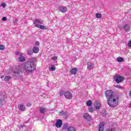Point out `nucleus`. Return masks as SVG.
<instances>
[{"mask_svg": "<svg viewBox=\"0 0 131 131\" xmlns=\"http://www.w3.org/2000/svg\"><path fill=\"white\" fill-rule=\"evenodd\" d=\"M24 69L27 73H31L35 70V64L32 61H28L24 64Z\"/></svg>", "mask_w": 131, "mask_h": 131, "instance_id": "f257e3e1", "label": "nucleus"}, {"mask_svg": "<svg viewBox=\"0 0 131 131\" xmlns=\"http://www.w3.org/2000/svg\"><path fill=\"white\" fill-rule=\"evenodd\" d=\"M119 99V97L118 95H116L115 97L113 98H111L110 99L107 100V104L110 106V107H112L114 108V107H116L117 105H118V99Z\"/></svg>", "mask_w": 131, "mask_h": 131, "instance_id": "f03ea898", "label": "nucleus"}, {"mask_svg": "<svg viewBox=\"0 0 131 131\" xmlns=\"http://www.w3.org/2000/svg\"><path fill=\"white\" fill-rule=\"evenodd\" d=\"M22 67L23 65L18 66L16 67L14 71H13V76L14 78H19L22 74Z\"/></svg>", "mask_w": 131, "mask_h": 131, "instance_id": "7ed1b4c3", "label": "nucleus"}, {"mask_svg": "<svg viewBox=\"0 0 131 131\" xmlns=\"http://www.w3.org/2000/svg\"><path fill=\"white\" fill-rule=\"evenodd\" d=\"M105 97L107 100H110L113 98H115V95H113V91L111 90H107L105 92Z\"/></svg>", "mask_w": 131, "mask_h": 131, "instance_id": "20e7f679", "label": "nucleus"}, {"mask_svg": "<svg viewBox=\"0 0 131 131\" xmlns=\"http://www.w3.org/2000/svg\"><path fill=\"white\" fill-rule=\"evenodd\" d=\"M114 79L117 83H120V82H122L123 80H124L123 77L119 75L115 76Z\"/></svg>", "mask_w": 131, "mask_h": 131, "instance_id": "39448f33", "label": "nucleus"}, {"mask_svg": "<svg viewBox=\"0 0 131 131\" xmlns=\"http://www.w3.org/2000/svg\"><path fill=\"white\" fill-rule=\"evenodd\" d=\"M119 28L121 29H123V30H125V31H129L130 30V27L128 24H125L124 26H119Z\"/></svg>", "mask_w": 131, "mask_h": 131, "instance_id": "423d86ee", "label": "nucleus"}, {"mask_svg": "<svg viewBox=\"0 0 131 131\" xmlns=\"http://www.w3.org/2000/svg\"><path fill=\"white\" fill-rule=\"evenodd\" d=\"M64 97H65V98H66V99L71 100V99H72V94L71 93H70V92H65Z\"/></svg>", "mask_w": 131, "mask_h": 131, "instance_id": "0eeeda50", "label": "nucleus"}, {"mask_svg": "<svg viewBox=\"0 0 131 131\" xmlns=\"http://www.w3.org/2000/svg\"><path fill=\"white\" fill-rule=\"evenodd\" d=\"M62 124H63L62 120L58 119V120H57V121L55 124V126H56V127H57V128H60V127H61V126H62Z\"/></svg>", "mask_w": 131, "mask_h": 131, "instance_id": "6e6552de", "label": "nucleus"}, {"mask_svg": "<svg viewBox=\"0 0 131 131\" xmlns=\"http://www.w3.org/2000/svg\"><path fill=\"white\" fill-rule=\"evenodd\" d=\"M59 10L61 13H66L68 11L67 7L64 6H60L59 7Z\"/></svg>", "mask_w": 131, "mask_h": 131, "instance_id": "1a4fd4ad", "label": "nucleus"}, {"mask_svg": "<svg viewBox=\"0 0 131 131\" xmlns=\"http://www.w3.org/2000/svg\"><path fill=\"white\" fill-rule=\"evenodd\" d=\"M104 125H105V122H101L99 125L98 130L103 131L104 130Z\"/></svg>", "mask_w": 131, "mask_h": 131, "instance_id": "9d476101", "label": "nucleus"}, {"mask_svg": "<svg viewBox=\"0 0 131 131\" xmlns=\"http://www.w3.org/2000/svg\"><path fill=\"white\" fill-rule=\"evenodd\" d=\"M18 109L20 111H25L26 108L25 107V105L21 104H19L17 106Z\"/></svg>", "mask_w": 131, "mask_h": 131, "instance_id": "9b49d317", "label": "nucleus"}, {"mask_svg": "<svg viewBox=\"0 0 131 131\" xmlns=\"http://www.w3.org/2000/svg\"><path fill=\"white\" fill-rule=\"evenodd\" d=\"M94 106L97 110H99L100 108L101 107V103L99 102L98 101H95L94 102Z\"/></svg>", "mask_w": 131, "mask_h": 131, "instance_id": "f8f14e48", "label": "nucleus"}, {"mask_svg": "<svg viewBox=\"0 0 131 131\" xmlns=\"http://www.w3.org/2000/svg\"><path fill=\"white\" fill-rule=\"evenodd\" d=\"M87 69H89V70H92L94 68V64L92 62H87Z\"/></svg>", "mask_w": 131, "mask_h": 131, "instance_id": "ddd939ff", "label": "nucleus"}, {"mask_svg": "<svg viewBox=\"0 0 131 131\" xmlns=\"http://www.w3.org/2000/svg\"><path fill=\"white\" fill-rule=\"evenodd\" d=\"M83 118L86 120H92V117L89 114H84Z\"/></svg>", "mask_w": 131, "mask_h": 131, "instance_id": "4468645a", "label": "nucleus"}, {"mask_svg": "<svg viewBox=\"0 0 131 131\" xmlns=\"http://www.w3.org/2000/svg\"><path fill=\"white\" fill-rule=\"evenodd\" d=\"M71 74H73L74 75H75L76 73H77V69L76 68H72L71 71Z\"/></svg>", "mask_w": 131, "mask_h": 131, "instance_id": "2eb2a0df", "label": "nucleus"}, {"mask_svg": "<svg viewBox=\"0 0 131 131\" xmlns=\"http://www.w3.org/2000/svg\"><path fill=\"white\" fill-rule=\"evenodd\" d=\"M35 27H37L38 28H40V29H48L47 27H45L43 25H38L37 24H35Z\"/></svg>", "mask_w": 131, "mask_h": 131, "instance_id": "dca6fc26", "label": "nucleus"}, {"mask_svg": "<svg viewBox=\"0 0 131 131\" xmlns=\"http://www.w3.org/2000/svg\"><path fill=\"white\" fill-rule=\"evenodd\" d=\"M33 52L35 54H37L39 52V48L37 47H34L33 48Z\"/></svg>", "mask_w": 131, "mask_h": 131, "instance_id": "f3484780", "label": "nucleus"}, {"mask_svg": "<svg viewBox=\"0 0 131 131\" xmlns=\"http://www.w3.org/2000/svg\"><path fill=\"white\" fill-rule=\"evenodd\" d=\"M39 112L40 113H42V114H43V113H46V112H47V108L40 107L39 108Z\"/></svg>", "mask_w": 131, "mask_h": 131, "instance_id": "a211bd4d", "label": "nucleus"}, {"mask_svg": "<svg viewBox=\"0 0 131 131\" xmlns=\"http://www.w3.org/2000/svg\"><path fill=\"white\" fill-rule=\"evenodd\" d=\"M19 60L20 62H24L25 61V57L22 56V54L19 55Z\"/></svg>", "mask_w": 131, "mask_h": 131, "instance_id": "6ab92c4d", "label": "nucleus"}, {"mask_svg": "<svg viewBox=\"0 0 131 131\" xmlns=\"http://www.w3.org/2000/svg\"><path fill=\"white\" fill-rule=\"evenodd\" d=\"M67 131H76V130L75 129V128H74V127L70 126V127H68Z\"/></svg>", "mask_w": 131, "mask_h": 131, "instance_id": "aec40b11", "label": "nucleus"}, {"mask_svg": "<svg viewBox=\"0 0 131 131\" xmlns=\"http://www.w3.org/2000/svg\"><path fill=\"white\" fill-rule=\"evenodd\" d=\"M117 62H123V61H124V59H123V58L121 57H118L117 58Z\"/></svg>", "mask_w": 131, "mask_h": 131, "instance_id": "412c9836", "label": "nucleus"}, {"mask_svg": "<svg viewBox=\"0 0 131 131\" xmlns=\"http://www.w3.org/2000/svg\"><path fill=\"white\" fill-rule=\"evenodd\" d=\"M49 70L50 71H55L56 70V68H55V65H52L49 67Z\"/></svg>", "mask_w": 131, "mask_h": 131, "instance_id": "4be33fe9", "label": "nucleus"}, {"mask_svg": "<svg viewBox=\"0 0 131 131\" xmlns=\"http://www.w3.org/2000/svg\"><path fill=\"white\" fill-rule=\"evenodd\" d=\"M11 78H12V77L9 76H6L5 77L4 80L5 81H9V80H10V79H11Z\"/></svg>", "mask_w": 131, "mask_h": 131, "instance_id": "5701e85b", "label": "nucleus"}, {"mask_svg": "<svg viewBox=\"0 0 131 131\" xmlns=\"http://www.w3.org/2000/svg\"><path fill=\"white\" fill-rule=\"evenodd\" d=\"M35 22H36V23H39V24H42V21L40 19H35Z\"/></svg>", "mask_w": 131, "mask_h": 131, "instance_id": "b1692460", "label": "nucleus"}, {"mask_svg": "<svg viewBox=\"0 0 131 131\" xmlns=\"http://www.w3.org/2000/svg\"><path fill=\"white\" fill-rule=\"evenodd\" d=\"M86 105L87 106H88L89 107L92 106V101L91 100H88L86 102Z\"/></svg>", "mask_w": 131, "mask_h": 131, "instance_id": "393cba45", "label": "nucleus"}, {"mask_svg": "<svg viewBox=\"0 0 131 131\" xmlns=\"http://www.w3.org/2000/svg\"><path fill=\"white\" fill-rule=\"evenodd\" d=\"M67 128H68V125L67 124H64L63 125V129H66L67 131Z\"/></svg>", "mask_w": 131, "mask_h": 131, "instance_id": "a878e982", "label": "nucleus"}, {"mask_svg": "<svg viewBox=\"0 0 131 131\" xmlns=\"http://www.w3.org/2000/svg\"><path fill=\"white\" fill-rule=\"evenodd\" d=\"M96 18L100 19V18H102V15L100 13H96Z\"/></svg>", "mask_w": 131, "mask_h": 131, "instance_id": "bb28decb", "label": "nucleus"}, {"mask_svg": "<svg viewBox=\"0 0 131 131\" xmlns=\"http://www.w3.org/2000/svg\"><path fill=\"white\" fill-rule=\"evenodd\" d=\"M27 54L30 56L33 54V52L31 50H29L27 51Z\"/></svg>", "mask_w": 131, "mask_h": 131, "instance_id": "cd10ccee", "label": "nucleus"}, {"mask_svg": "<svg viewBox=\"0 0 131 131\" xmlns=\"http://www.w3.org/2000/svg\"><path fill=\"white\" fill-rule=\"evenodd\" d=\"M115 88H116V89H120V90H122V89H123V86H121V85H115Z\"/></svg>", "mask_w": 131, "mask_h": 131, "instance_id": "c85d7f7f", "label": "nucleus"}, {"mask_svg": "<svg viewBox=\"0 0 131 131\" xmlns=\"http://www.w3.org/2000/svg\"><path fill=\"white\" fill-rule=\"evenodd\" d=\"M106 131H115V128H110L106 129Z\"/></svg>", "mask_w": 131, "mask_h": 131, "instance_id": "c756f323", "label": "nucleus"}, {"mask_svg": "<svg viewBox=\"0 0 131 131\" xmlns=\"http://www.w3.org/2000/svg\"><path fill=\"white\" fill-rule=\"evenodd\" d=\"M59 96H63V95H65V91H61L59 94Z\"/></svg>", "mask_w": 131, "mask_h": 131, "instance_id": "7c9ffc66", "label": "nucleus"}, {"mask_svg": "<svg viewBox=\"0 0 131 131\" xmlns=\"http://www.w3.org/2000/svg\"><path fill=\"white\" fill-rule=\"evenodd\" d=\"M60 115H65L66 114V112H64V111H62L59 112Z\"/></svg>", "mask_w": 131, "mask_h": 131, "instance_id": "2f4dec72", "label": "nucleus"}, {"mask_svg": "<svg viewBox=\"0 0 131 131\" xmlns=\"http://www.w3.org/2000/svg\"><path fill=\"white\" fill-rule=\"evenodd\" d=\"M0 50H5V46L1 45H0Z\"/></svg>", "mask_w": 131, "mask_h": 131, "instance_id": "473e14b6", "label": "nucleus"}, {"mask_svg": "<svg viewBox=\"0 0 131 131\" xmlns=\"http://www.w3.org/2000/svg\"><path fill=\"white\" fill-rule=\"evenodd\" d=\"M57 58L58 57L57 56H53L51 58L52 60H53V61H55V60H57Z\"/></svg>", "mask_w": 131, "mask_h": 131, "instance_id": "72a5a7b5", "label": "nucleus"}, {"mask_svg": "<svg viewBox=\"0 0 131 131\" xmlns=\"http://www.w3.org/2000/svg\"><path fill=\"white\" fill-rule=\"evenodd\" d=\"M15 54L17 55V56H20V55H22L21 53H20V52H19L18 51L15 52Z\"/></svg>", "mask_w": 131, "mask_h": 131, "instance_id": "f704fd0d", "label": "nucleus"}, {"mask_svg": "<svg viewBox=\"0 0 131 131\" xmlns=\"http://www.w3.org/2000/svg\"><path fill=\"white\" fill-rule=\"evenodd\" d=\"M35 46H39V41H37L35 43Z\"/></svg>", "mask_w": 131, "mask_h": 131, "instance_id": "c9c22d12", "label": "nucleus"}, {"mask_svg": "<svg viewBox=\"0 0 131 131\" xmlns=\"http://www.w3.org/2000/svg\"><path fill=\"white\" fill-rule=\"evenodd\" d=\"M94 112V108H89V112Z\"/></svg>", "mask_w": 131, "mask_h": 131, "instance_id": "e433bc0d", "label": "nucleus"}, {"mask_svg": "<svg viewBox=\"0 0 131 131\" xmlns=\"http://www.w3.org/2000/svg\"><path fill=\"white\" fill-rule=\"evenodd\" d=\"M127 46L128 47H131V40L129 41L128 43H127Z\"/></svg>", "mask_w": 131, "mask_h": 131, "instance_id": "4c0bfd02", "label": "nucleus"}, {"mask_svg": "<svg viewBox=\"0 0 131 131\" xmlns=\"http://www.w3.org/2000/svg\"><path fill=\"white\" fill-rule=\"evenodd\" d=\"M7 20V17H3L2 18V20L3 21H6Z\"/></svg>", "mask_w": 131, "mask_h": 131, "instance_id": "58836bf2", "label": "nucleus"}, {"mask_svg": "<svg viewBox=\"0 0 131 131\" xmlns=\"http://www.w3.org/2000/svg\"><path fill=\"white\" fill-rule=\"evenodd\" d=\"M2 7H3V8H5V7H6V4L5 3L2 4Z\"/></svg>", "mask_w": 131, "mask_h": 131, "instance_id": "ea45409f", "label": "nucleus"}, {"mask_svg": "<svg viewBox=\"0 0 131 131\" xmlns=\"http://www.w3.org/2000/svg\"><path fill=\"white\" fill-rule=\"evenodd\" d=\"M103 114L102 115V116H106V114H105V111L102 112Z\"/></svg>", "mask_w": 131, "mask_h": 131, "instance_id": "a19ab883", "label": "nucleus"}, {"mask_svg": "<svg viewBox=\"0 0 131 131\" xmlns=\"http://www.w3.org/2000/svg\"><path fill=\"white\" fill-rule=\"evenodd\" d=\"M27 106H31V103H27Z\"/></svg>", "mask_w": 131, "mask_h": 131, "instance_id": "79ce46f5", "label": "nucleus"}, {"mask_svg": "<svg viewBox=\"0 0 131 131\" xmlns=\"http://www.w3.org/2000/svg\"><path fill=\"white\" fill-rule=\"evenodd\" d=\"M4 75H2V76H1V78H2V79L4 78Z\"/></svg>", "mask_w": 131, "mask_h": 131, "instance_id": "37998d69", "label": "nucleus"}, {"mask_svg": "<svg viewBox=\"0 0 131 131\" xmlns=\"http://www.w3.org/2000/svg\"><path fill=\"white\" fill-rule=\"evenodd\" d=\"M2 103H3V101L0 99V104H2Z\"/></svg>", "mask_w": 131, "mask_h": 131, "instance_id": "c03bdc74", "label": "nucleus"}, {"mask_svg": "<svg viewBox=\"0 0 131 131\" xmlns=\"http://www.w3.org/2000/svg\"><path fill=\"white\" fill-rule=\"evenodd\" d=\"M15 22H18V19H15Z\"/></svg>", "mask_w": 131, "mask_h": 131, "instance_id": "a18cd8bd", "label": "nucleus"}, {"mask_svg": "<svg viewBox=\"0 0 131 131\" xmlns=\"http://www.w3.org/2000/svg\"><path fill=\"white\" fill-rule=\"evenodd\" d=\"M129 94L131 95V90L129 91Z\"/></svg>", "mask_w": 131, "mask_h": 131, "instance_id": "49530a36", "label": "nucleus"}]
</instances>
